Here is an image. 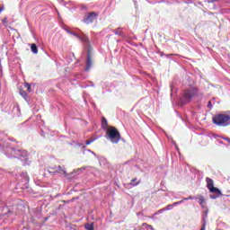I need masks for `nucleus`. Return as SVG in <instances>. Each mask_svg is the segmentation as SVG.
Returning <instances> with one entry per match:
<instances>
[{"mask_svg":"<svg viewBox=\"0 0 230 230\" xmlns=\"http://www.w3.org/2000/svg\"><path fill=\"white\" fill-rule=\"evenodd\" d=\"M202 96H204V93L198 87L185 89L182 93L183 103H189L193 98H202Z\"/></svg>","mask_w":230,"mask_h":230,"instance_id":"f257e3e1","label":"nucleus"},{"mask_svg":"<svg viewBox=\"0 0 230 230\" xmlns=\"http://www.w3.org/2000/svg\"><path fill=\"white\" fill-rule=\"evenodd\" d=\"M212 121L217 127H229L230 115L227 113L217 114L212 118Z\"/></svg>","mask_w":230,"mask_h":230,"instance_id":"f03ea898","label":"nucleus"},{"mask_svg":"<svg viewBox=\"0 0 230 230\" xmlns=\"http://www.w3.org/2000/svg\"><path fill=\"white\" fill-rule=\"evenodd\" d=\"M106 139H109L111 143L117 145V143H119V139H121V135L116 128L111 127L106 131Z\"/></svg>","mask_w":230,"mask_h":230,"instance_id":"7ed1b4c3","label":"nucleus"},{"mask_svg":"<svg viewBox=\"0 0 230 230\" xmlns=\"http://www.w3.org/2000/svg\"><path fill=\"white\" fill-rule=\"evenodd\" d=\"M5 155H7L9 158L14 157V159H19V157H24V159H26L28 156V152L26 150L7 147Z\"/></svg>","mask_w":230,"mask_h":230,"instance_id":"20e7f679","label":"nucleus"},{"mask_svg":"<svg viewBox=\"0 0 230 230\" xmlns=\"http://www.w3.org/2000/svg\"><path fill=\"white\" fill-rule=\"evenodd\" d=\"M67 32L70 33V35H74V37H76V39H79V40H81L83 44H85V46H89V38L85 34H84V32H81L80 34L69 31H67Z\"/></svg>","mask_w":230,"mask_h":230,"instance_id":"39448f33","label":"nucleus"},{"mask_svg":"<svg viewBox=\"0 0 230 230\" xmlns=\"http://www.w3.org/2000/svg\"><path fill=\"white\" fill-rule=\"evenodd\" d=\"M98 19V13L91 12L83 20L84 24H93Z\"/></svg>","mask_w":230,"mask_h":230,"instance_id":"423d86ee","label":"nucleus"},{"mask_svg":"<svg viewBox=\"0 0 230 230\" xmlns=\"http://www.w3.org/2000/svg\"><path fill=\"white\" fill-rule=\"evenodd\" d=\"M210 193H214L210 194V199H212L213 200H215V199H218V197H220V195H222V191H220V189L217 188V187H213L212 189L209 190Z\"/></svg>","mask_w":230,"mask_h":230,"instance_id":"0eeeda50","label":"nucleus"},{"mask_svg":"<svg viewBox=\"0 0 230 230\" xmlns=\"http://www.w3.org/2000/svg\"><path fill=\"white\" fill-rule=\"evenodd\" d=\"M93 67V59L91 58V52L87 53L85 71H91Z\"/></svg>","mask_w":230,"mask_h":230,"instance_id":"6e6552de","label":"nucleus"},{"mask_svg":"<svg viewBox=\"0 0 230 230\" xmlns=\"http://www.w3.org/2000/svg\"><path fill=\"white\" fill-rule=\"evenodd\" d=\"M179 204H182V200L176 201L173 204L167 205L166 207L164 208V210L170 211V209H173V208H175V206H179Z\"/></svg>","mask_w":230,"mask_h":230,"instance_id":"1a4fd4ad","label":"nucleus"},{"mask_svg":"<svg viewBox=\"0 0 230 230\" xmlns=\"http://www.w3.org/2000/svg\"><path fill=\"white\" fill-rule=\"evenodd\" d=\"M206 182H207V188L208 190H212V188H215V181H213V179L207 177L206 178Z\"/></svg>","mask_w":230,"mask_h":230,"instance_id":"9d476101","label":"nucleus"},{"mask_svg":"<svg viewBox=\"0 0 230 230\" xmlns=\"http://www.w3.org/2000/svg\"><path fill=\"white\" fill-rule=\"evenodd\" d=\"M196 200H198L199 204L204 208V204H206V199H204V196L202 195H198L196 197Z\"/></svg>","mask_w":230,"mask_h":230,"instance_id":"9b49d317","label":"nucleus"},{"mask_svg":"<svg viewBox=\"0 0 230 230\" xmlns=\"http://www.w3.org/2000/svg\"><path fill=\"white\" fill-rule=\"evenodd\" d=\"M12 112L13 116H18V117L21 116V109L19 108V106L13 105Z\"/></svg>","mask_w":230,"mask_h":230,"instance_id":"f8f14e48","label":"nucleus"},{"mask_svg":"<svg viewBox=\"0 0 230 230\" xmlns=\"http://www.w3.org/2000/svg\"><path fill=\"white\" fill-rule=\"evenodd\" d=\"M55 173H60V175H67L66 169H62V166L56 167Z\"/></svg>","mask_w":230,"mask_h":230,"instance_id":"ddd939ff","label":"nucleus"},{"mask_svg":"<svg viewBox=\"0 0 230 230\" xmlns=\"http://www.w3.org/2000/svg\"><path fill=\"white\" fill-rule=\"evenodd\" d=\"M31 51L34 53V55H37V53H39V49L37 48V45L35 43L31 45Z\"/></svg>","mask_w":230,"mask_h":230,"instance_id":"4468645a","label":"nucleus"},{"mask_svg":"<svg viewBox=\"0 0 230 230\" xmlns=\"http://www.w3.org/2000/svg\"><path fill=\"white\" fill-rule=\"evenodd\" d=\"M115 35H119V37H125V33L121 31V28H118L117 30L113 31Z\"/></svg>","mask_w":230,"mask_h":230,"instance_id":"2eb2a0df","label":"nucleus"},{"mask_svg":"<svg viewBox=\"0 0 230 230\" xmlns=\"http://www.w3.org/2000/svg\"><path fill=\"white\" fill-rule=\"evenodd\" d=\"M22 177L23 182H25V184L30 181V177H28V173L27 172L22 173Z\"/></svg>","mask_w":230,"mask_h":230,"instance_id":"dca6fc26","label":"nucleus"},{"mask_svg":"<svg viewBox=\"0 0 230 230\" xmlns=\"http://www.w3.org/2000/svg\"><path fill=\"white\" fill-rule=\"evenodd\" d=\"M140 182H141V181H137V178H134L133 180H131L130 185L131 186H137Z\"/></svg>","mask_w":230,"mask_h":230,"instance_id":"f3484780","label":"nucleus"},{"mask_svg":"<svg viewBox=\"0 0 230 230\" xmlns=\"http://www.w3.org/2000/svg\"><path fill=\"white\" fill-rule=\"evenodd\" d=\"M84 227L87 230H94V226L93 225V223L92 224L87 223L86 225H84Z\"/></svg>","mask_w":230,"mask_h":230,"instance_id":"a211bd4d","label":"nucleus"},{"mask_svg":"<svg viewBox=\"0 0 230 230\" xmlns=\"http://www.w3.org/2000/svg\"><path fill=\"white\" fill-rule=\"evenodd\" d=\"M24 87H26L29 93H31V85L28 83H25Z\"/></svg>","mask_w":230,"mask_h":230,"instance_id":"6ab92c4d","label":"nucleus"},{"mask_svg":"<svg viewBox=\"0 0 230 230\" xmlns=\"http://www.w3.org/2000/svg\"><path fill=\"white\" fill-rule=\"evenodd\" d=\"M102 127H107V119H105V117L102 118Z\"/></svg>","mask_w":230,"mask_h":230,"instance_id":"aec40b11","label":"nucleus"},{"mask_svg":"<svg viewBox=\"0 0 230 230\" xmlns=\"http://www.w3.org/2000/svg\"><path fill=\"white\" fill-rule=\"evenodd\" d=\"M164 208L159 209L157 212L154 214V217H155L156 215H161V213H164Z\"/></svg>","mask_w":230,"mask_h":230,"instance_id":"412c9836","label":"nucleus"},{"mask_svg":"<svg viewBox=\"0 0 230 230\" xmlns=\"http://www.w3.org/2000/svg\"><path fill=\"white\" fill-rule=\"evenodd\" d=\"M20 94L23 97L26 98V96H28V93L24 91L20 92Z\"/></svg>","mask_w":230,"mask_h":230,"instance_id":"4be33fe9","label":"nucleus"},{"mask_svg":"<svg viewBox=\"0 0 230 230\" xmlns=\"http://www.w3.org/2000/svg\"><path fill=\"white\" fill-rule=\"evenodd\" d=\"M94 140H95V139L87 140V141L85 142V145H91V143H94Z\"/></svg>","mask_w":230,"mask_h":230,"instance_id":"5701e85b","label":"nucleus"},{"mask_svg":"<svg viewBox=\"0 0 230 230\" xmlns=\"http://www.w3.org/2000/svg\"><path fill=\"white\" fill-rule=\"evenodd\" d=\"M188 199L189 200H197V197H193V196H189Z\"/></svg>","mask_w":230,"mask_h":230,"instance_id":"b1692460","label":"nucleus"},{"mask_svg":"<svg viewBox=\"0 0 230 230\" xmlns=\"http://www.w3.org/2000/svg\"><path fill=\"white\" fill-rule=\"evenodd\" d=\"M223 139H225V141H227L228 145H230V138L229 137H223Z\"/></svg>","mask_w":230,"mask_h":230,"instance_id":"393cba45","label":"nucleus"},{"mask_svg":"<svg viewBox=\"0 0 230 230\" xmlns=\"http://www.w3.org/2000/svg\"><path fill=\"white\" fill-rule=\"evenodd\" d=\"M208 109H211V107H213V105H211V101L208 102Z\"/></svg>","mask_w":230,"mask_h":230,"instance_id":"a878e982","label":"nucleus"},{"mask_svg":"<svg viewBox=\"0 0 230 230\" xmlns=\"http://www.w3.org/2000/svg\"><path fill=\"white\" fill-rule=\"evenodd\" d=\"M217 0H208V3H215Z\"/></svg>","mask_w":230,"mask_h":230,"instance_id":"bb28decb","label":"nucleus"},{"mask_svg":"<svg viewBox=\"0 0 230 230\" xmlns=\"http://www.w3.org/2000/svg\"><path fill=\"white\" fill-rule=\"evenodd\" d=\"M6 20H7V18L3 20L4 24H6Z\"/></svg>","mask_w":230,"mask_h":230,"instance_id":"cd10ccee","label":"nucleus"},{"mask_svg":"<svg viewBox=\"0 0 230 230\" xmlns=\"http://www.w3.org/2000/svg\"><path fill=\"white\" fill-rule=\"evenodd\" d=\"M4 10V7H0V13H1V12H3Z\"/></svg>","mask_w":230,"mask_h":230,"instance_id":"c85d7f7f","label":"nucleus"},{"mask_svg":"<svg viewBox=\"0 0 230 230\" xmlns=\"http://www.w3.org/2000/svg\"><path fill=\"white\" fill-rule=\"evenodd\" d=\"M4 146L3 145L0 143V150H3Z\"/></svg>","mask_w":230,"mask_h":230,"instance_id":"c756f323","label":"nucleus"},{"mask_svg":"<svg viewBox=\"0 0 230 230\" xmlns=\"http://www.w3.org/2000/svg\"><path fill=\"white\" fill-rule=\"evenodd\" d=\"M182 200V202L184 201V200H189V199L188 198H184L183 199H181Z\"/></svg>","mask_w":230,"mask_h":230,"instance_id":"7c9ffc66","label":"nucleus"},{"mask_svg":"<svg viewBox=\"0 0 230 230\" xmlns=\"http://www.w3.org/2000/svg\"><path fill=\"white\" fill-rule=\"evenodd\" d=\"M92 87H94V84H93V83H91V84H90Z\"/></svg>","mask_w":230,"mask_h":230,"instance_id":"2f4dec72","label":"nucleus"},{"mask_svg":"<svg viewBox=\"0 0 230 230\" xmlns=\"http://www.w3.org/2000/svg\"><path fill=\"white\" fill-rule=\"evenodd\" d=\"M82 87H84V88H85V87H89V85H82Z\"/></svg>","mask_w":230,"mask_h":230,"instance_id":"473e14b6","label":"nucleus"},{"mask_svg":"<svg viewBox=\"0 0 230 230\" xmlns=\"http://www.w3.org/2000/svg\"><path fill=\"white\" fill-rule=\"evenodd\" d=\"M79 170H85V167H83V168H81V169H79Z\"/></svg>","mask_w":230,"mask_h":230,"instance_id":"72a5a7b5","label":"nucleus"},{"mask_svg":"<svg viewBox=\"0 0 230 230\" xmlns=\"http://www.w3.org/2000/svg\"><path fill=\"white\" fill-rule=\"evenodd\" d=\"M11 141H15V139H11Z\"/></svg>","mask_w":230,"mask_h":230,"instance_id":"f704fd0d","label":"nucleus"}]
</instances>
